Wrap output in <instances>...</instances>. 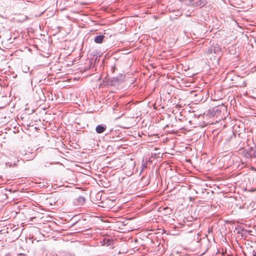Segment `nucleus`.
<instances>
[{
    "label": "nucleus",
    "mask_w": 256,
    "mask_h": 256,
    "mask_svg": "<svg viewBox=\"0 0 256 256\" xmlns=\"http://www.w3.org/2000/svg\"><path fill=\"white\" fill-rule=\"evenodd\" d=\"M226 112V108L224 104H221L210 109L208 113L212 116H216L218 119L220 120L223 118L224 113Z\"/></svg>",
    "instance_id": "obj_1"
},
{
    "label": "nucleus",
    "mask_w": 256,
    "mask_h": 256,
    "mask_svg": "<svg viewBox=\"0 0 256 256\" xmlns=\"http://www.w3.org/2000/svg\"><path fill=\"white\" fill-rule=\"evenodd\" d=\"M85 202V198L84 196H80L74 200V202L76 206H82Z\"/></svg>",
    "instance_id": "obj_2"
},
{
    "label": "nucleus",
    "mask_w": 256,
    "mask_h": 256,
    "mask_svg": "<svg viewBox=\"0 0 256 256\" xmlns=\"http://www.w3.org/2000/svg\"><path fill=\"white\" fill-rule=\"evenodd\" d=\"M106 126L104 124H99L96 128V130L98 134L104 132L106 130Z\"/></svg>",
    "instance_id": "obj_3"
},
{
    "label": "nucleus",
    "mask_w": 256,
    "mask_h": 256,
    "mask_svg": "<svg viewBox=\"0 0 256 256\" xmlns=\"http://www.w3.org/2000/svg\"><path fill=\"white\" fill-rule=\"evenodd\" d=\"M105 36L104 35H98L94 38V42L96 44L102 42Z\"/></svg>",
    "instance_id": "obj_4"
},
{
    "label": "nucleus",
    "mask_w": 256,
    "mask_h": 256,
    "mask_svg": "<svg viewBox=\"0 0 256 256\" xmlns=\"http://www.w3.org/2000/svg\"><path fill=\"white\" fill-rule=\"evenodd\" d=\"M214 53L217 54H220L221 52V50H220V48L219 46H215L214 48Z\"/></svg>",
    "instance_id": "obj_5"
},
{
    "label": "nucleus",
    "mask_w": 256,
    "mask_h": 256,
    "mask_svg": "<svg viewBox=\"0 0 256 256\" xmlns=\"http://www.w3.org/2000/svg\"><path fill=\"white\" fill-rule=\"evenodd\" d=\"M200 2L198 5L200 6H203L206 4L205 0H200Z\"/></svg>",
    "instance_id": "obj_6"
},
{
    "label": "nucleus",
    "mask_w": 256,
    "mask_h": 256,
    "mask_svg": "<svg viewBox=\"0 0 256 256\" xmlns=\"http://www.w3.org/2000/svg\"><path fill=\"white\" fill-rule=\"evenodd\" d=\"M147 168V166L146 164L142 163V172Z\"/></svg>",
    "instance_id": "obj_7"
},
{
    "label": "nucleus",
    "mask_w": 256,
    "mask_h": 256,
    "mask_svg": "<svg viewBox=\"0 0 256 256\" xmlns=\"http://www.w3.org/2000/svg\"><path fill=\"white\" fill-rule=\"evenodd\" d=\"M212 51H214V50H213V48H209V49L207 51V52H208V54H211V53H212Z\"/></svg>",
    "instance_id": "obj_8"
},
{
    "label": "nucleus",
    "mask_w": 256,
    "mask_h": 256,
    "mask_svg": "<svg viewBox=\"0 0 256 256\" xmlns=\"http://www.w3.org/2000/svg\"><path fill=\"white\" fill-rule=\"evenodd\" d=\"M164 210H168L170 212H171V210L169 209L168 208H164Z\"/></svg>",
    "instance_id": "obj_9"
}]
</instances>
